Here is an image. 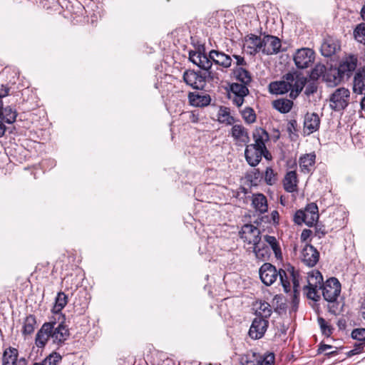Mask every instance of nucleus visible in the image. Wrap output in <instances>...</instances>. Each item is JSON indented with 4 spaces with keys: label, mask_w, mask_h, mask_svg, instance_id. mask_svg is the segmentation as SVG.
<instances>
[{
    "label": "nucleus",
    "mask_w": 365,
    "mask_h": 365,
    "mask_svg": "<svg viewBox=\"0 0 365 365\" xmlns=\"http://www.w3.org/2000/svg\"><path fill=\"white\" fill-rule=\"evenodd\" d=\"M253 310L256 318L255 319H266L272 314V308L269 303L266 302H256L253 304Z\"/></svg>",
    "instance_id": "obj_29"
},
{
    "label": "nucleus",
    "mask_w": 365,
    "mask_h": 365,
    "mask_svg": "<svg viewBox=\"0 0 365 365\" xmlns=\"http://www.w3.org/2000/svg\"><path fill=\"white\" fill-rule=\"evenodd\" d=\"M199 68L204 71L210 70L212 67V61L209 56L205 54L202 58H200V61L197 63Z\"/></svg>",
    "instance_id": "obj_50"
},
{
    "label": "nucleus",
    "mask_w": 365,
    "mask_h": 365,
    "mask_svg": "<svg viewBox=\"0 0 365 365\" xmlns=\"http://www.w3.org/2000/svg\"><path fill=\"white\" fill-rule=\"evenodd\" d=\"M320 126V118L315 113H307L304 116V132L310 135L317 131Z\"/></svg>",
    "instance_id": "obj_18"
},
{
    "label": "nucleus",
    "mask_w": 365,
    "mask_h": 365,
    "mask_svg": "<svg viewBox=\"0 0 365 365\" xmlns=\"http://www.w3.org/2000/svg\"><path fill=\"white\" fill-rule=\"evenodd\" d=\"M338 354L337 348L335 347V350L331 351L329 352H327L325 355L328 357L334 356Z\"/></svg>",
    "instance_id": "obj_61"
},
{
    "label": "nucleus",
    "mask_w": 365,
    "mask_h": 365,
    "mask_svg": "<svg viewBox=\"0 0 365 365\" xmlns=\"http://www.w3.org/2000/svg\"><path fill=\"white\" fill-rule=\"evenodd\" d=\"M65 321H62L56 327H54L56 322H51V339L53 342L58 345L62 344L68 338L70 333Z\"/></svg>",
    "instance_id": "obj_12"
},
{
    "label": "nucleus",
    "mask_w": 365,
    "mask_h": 365,
    "mask_svg": "<svg viewBox=\"0 0 365 365\" xmlns=\"http://www.w3.org/2000/svg\"><path fill=\"white\" fill-rule=\"evenodd\" d=\"M279 214L277 210H273L271 212V220L270 222H272L273 225H277L279 224Z\"/></svg>",
    "instance_id": "obj_53"
},
{
    "label": "nucleus",
    "mask_w": 365,
    "mask_h": 365,
    "mask_svg": "<svg viewBox=\"0 0 365 365\" xmlns=\"http://www.w3.org/2000/svg\"><path fill=\"white\" fill-rule=\"evenodd\" d=\"M9 88L4 85L0 86V104H2L1 98L8 96Z\"/></svg>",
    "instance_id": "obj_56"
},
{
    "label": "nucleus",
    "mask_w": 365,
    "mask_h": 365,
    "mask_svg": "<svg viewBox=\"0 0 365 365\" xmlns=\"http://www.w3.org/2000/svg\"><path fill=\"white\" fill-rule=\"evenodd\" d=\"M188 100L190 104L192 106L204 107L210 103L211 98L208 94L199 92H190L188 93Z\"/></svg>",
    "instance_id": "obj_22"
},
{
    "label": "nucleus",
    "mask_w": 365,
    "mask_h": 365,
    "mask_svg": "<svg viewBox=\"0 0 365 365\" xmlns=\"http://www.w3.org/2000/svg\"><path fill=\"white\" fill-rule=\"evenodd\" d=\"M204 55L205 53L200 51H191L189 53V59L194 64L197 65V63L200 61V58H202Z\"/></svg>",
    "instance_id": "obj_51"
},
{
    "label": "nucleus",
    "mask_w": 365,
    "mask_h": 365,
    "mask_svg": "<svg viewBox=\"0 0 365 365\" xmlns=\"http://www.w3.org/2000/svg\"><path fill=\"white\" fill-rule=\"evenodd\" d=\"M264 240L267 244L269 245L271 249L273 250L275 257L277 259L280 258L282 257V252L276 237L270 235H264Z\"/></svg>",
    "instance_id": "obj_39"
},
{
    "label": "nucleus",
    "mask_w": 365,
    "mask_h": 365,
    "mask_svg": "<svg viewBox=\"0 0 365 365\" xmlns=\"http://www.w3.org/2000/svg\"><path fill=\"white\" fill-rule=\"evenodd\" d=\"M18 351L15 348L9 347L4 351L2 358L3 365H26L24 359L17 361Z\"/></svg>",
    "instance_id": "obj_27"
},
{
    "label": "nucleus",
    "mask_w": 365,
    "mask_h": 365,
    "mask_svg": "<svg viewBox=\"0 0 365 365\" xmlns=\"http://www.w3.org/2000/svg\"><path fill=\"white\" fill-rule=\"evenodd\" d=\"M269 321H252L249 330V335L252 339H261L268 327Z\"/></svg>",
    "instance_id": "obj_25"
},
{
    "label": "nucleus",
    "mask_w": 365,
    "mask_h": 365,
    "mask_svg": "<svg viewBox=\"0 0 365 365\" xmlns=\"http://www.w3.org/2000/svg\"><path fill=\"white\" fill-rule=\"evenodd\" d=\"M298 178L296 171H289L283 179V187L287 192H294L297 190Z\"/></svg>",
    "instance_id": "obj_30"
},
{
    "label": "nucleus",
    "mask_w": 365,
    "mask_h": 365,
    "mask_svg": "<svg viewBox=\"0 0 365 365\" xmlns=\"http://www.w3.org/2000/svg\"><path fill=\"white\" fill-rule=\"evenodd\" d=\"M322 334L328 338L331 336L334 330V327L331 324L330 321H318Z\"/></svg>",
    "instance_id": "obj_45"
},
{
    "label": "nucleus",
    "mask_w": 365,
    "mask_h": 365,
    "mask_svg": "<svg viewBox=\"0 0 365 365\" xmlns=\"http://www.w3.org/2000/svg\"><path fill=\"white\" fill-rule=\"evenodd\" d=\"M353 91L359 95L365 92V66L355 73L353 81Z\"/></svg>",
    "instance_id": "obj_32"
},
{
    "label": "nucleus",
    "mask_w": 365,
    "mask_h": 365,
    "mask_svg": "<svg viewBox=\"0 0 365 365\" xmlns=\"http://www.w3.org/2000/svg\"><path fill=\"white\" fill-rule=\"evenodd\" d=\"M247 250L252 251L255 257L261 261L267 260L271 255L269 247L261 240L253 247H250Z\"/></svg>",
    "instance_id": "obj_28"
},
{
    "label": "nucleus",
    "mask_w": 365,
    "mask_h": 365,
    "mask_svg": "<svg viewBox=\"0 0 365 365\" xmlns=\"http://www.w3.org/2000/svg\"><path fill=\"white\" fill-rule=\"evenodd\" d=\"M230 134L237 145H246L250 141L247 129L241 124L233 125Z\"/></svg>",
    "instance_id": "obj_17"
},
{
    "label": "nucleus",
    "mask_w": 365,
    "mask_h": 365,
    "mask_svg": "<svg viewBox=\"0 0 365 365\" xmlns=\"http://www.w3.org/2000/svg\"><path fill=\"white\" fill-rule=\"evenodd\" d=\"M233 73L236 79L243 84L248 85L252 81L250 73L242 67H236Z\"/></svg>",
    "instance_id": "obj_37"
},
{
    "label": "nucleus",
    "mask_w": 365,
    "mask_h": 365,
    "mask_svg": "<svg viewBox=\"0 0 365 365\" xmlns=\"http://www.w3.org/2000/svg\"><path fill=\"white\" fill-rule=\"evenodd\" d=\"M306 81L304 77L289 73L283 77V80L270 83L269 89L274 94H284L290 91L289 96L294 99L302 91Z\"/></svg>",
    "instance_id": "obj_2"
},
{
    "label": "nucleus",
    "mask_w": 365,
    "mask_h": 365,
    "mask_svg": "<svg viewBox=\"0 0 365 365\" xmlns=\"http://www.w3.org/2000/svg\"><path fill=\"white\" fill-rule=\"evenodd\" d=\"M357 63V56L353 54H350L342 58L338 69L344 76V75L349 76L356 69Z\"/></svg>",
    "instance_id": "obj_19"
},
{
    "label": "nucleus",
    "mask_w": 365,
    "mask_h": 365,
    "mask_svg": "<svg viewBox=\"0 0 365 365\" xmlns=\"http://www.w3.org/2000/svg\"><path fill=\"white\" fill-rule=\"evenodd\" d=\"M217 120L220 123L226 125H233L236 120L231 115L230 108L226 106H220L217 113Z\"/></svg>",
    "instance_id": "obj_33"
},
{
    "label": "nucleus",
    "mask_w": 365,
    "mask_h": 365,
    "mask_svg": "<svg viewBox=\"0 0 365 365\" xmlns=\"http://www.w3.org/2000/svg\"><path fill=\"white\" fill-rule=\"evenodd\" d=\"M361 18L365 21V4L364 5L361 10Z\"/></svg>",
    "instance_id": "obj_64"
},
{
    "label": "nucleus",
    "mask_w": 365,
    "mask_h": 365,
    "mask_svg": "<svg viewBox=\"0 0 365 365\" xmlns=\"http://www.w3.org/2000/svg\"><path fill=\"white\" fill-rule=\"evenodd\" d=\"M240 235L243 242L253 247L261 240L260 230L253 225L246 224L240 231Z\"/></svg>",
    "instance_id": "obj_8"
},
{
    "label": "nucleus",
    "mask_w": 365,
    "mask_h": 365,
    "mask_svg": "<svg viewBox=\"0 0 365 365\" xmlns=\"http://www.w3.org/2000/svg\"><path fill=\"white\" fill-rule=\"evenodd\" d=\"M190 120L192 123H197L199 120L198 115L195 113H191L190 115Z\"/></svg>",
    "instance_id": "obj_60"
},
{
    "label": "nucleus",
    "mask_w": 365,
    "mask_h": 365,
    "mask_svg": "<svg viewBox=\"0 0 365 365\" xmlns=\"http://www.w3.org/2000/svg\"><path fill=\"white\" fill-rule=\"evenodd\" d=\"M364 93V96L363 97V98L361 101V107L365 111V92Z\"/></svg>",
    "instance_id": "obj_63"
},
{
    "label": "nucleus",
    "mask_w": 365,
    "mask_h": 365,
    "mask_svg": "<svg viewBox=\"0 0 365 365\" xmlns=\"http://www.w3.org/2000/svg\"><path fill=\"white\" fill-rule=\"evenodd\" d=\"M340 47L341 46L338 40L329 37L323 42L321 46V51L323 56L329 57L339 51Z\"/></svg>",
    "instance_id": "obj_26"
},
{
    "label": "nucleus",
    "mask_w": 365,
    "mask_h": 365,
    "mask_svg": "<svg viewBox=\"0 0 365 365\" xmlns=\"http://www.w3.org/2000/svg\"><path fill=\"white\" fill-rule=\"evenodd\" d=\"M293 106V102L287 98L276 100L273 102V107L282 113H288Z\"/></svg>",
    "instance_id": "obj_38"
},
{
    "label": "nucleus",
    "mask_w": 365,
    "mask_h": 365,
    "mask_svg": "<svg viewBox=\"0 0 365 365\" xmlns=\"http://www.w3.org/2000/svg\"><path fill=\"white\" fill-rule=\"evenodd\" d=\"M344 76L339 71L338 68L330 67L327 68L324 74L323 81H324L329 87H334L339 84L343 79Z\"/></svg>",
    "instance_id": "obj_21"
},
{
    "label": "nucleus",
    "mask_w": 365,
    "mask_h": 365,
    "mask_svg": "<svg viewBox=\"0 0 365 365\" xmlns=\"http://www.w3.org/2000/svg\"><path fill=\"white\" fill-rule=\"evenodd\" d=\"M252 206L259 215L268 211V203L266 196L262 193H255L252 196Z\"/></svg>",
    "instance_id": "obj_23"
},
{
    "label": "nucleus",
    "mask_w": 365,
    "mask_h": 365,
    "mask_svg": "<svg viewBox=\"0 0 365 365\" xmlns=\"http://www.w3.org/2000/svg\"><path fill=\"white\" fill-rule=\"evenodd\" d=\"M259 277L263 284L267 286L272 285L279 277V270L270 263H264L259 268Z\"/></svg>",
    "instance_id": "obj_10"
},
{
    "label": "nucleus",
    "mask_w": 365,
    "mask_h": 365,
    "mask_svg": "<svg viewBox=\"0 0 365 365\" xmlns=\"http://www.w3.org/2000/svg\"><path fill=\"white\" fill-rule=\"evenodd\" d=\"M230 95H238L241 96H246L249 93V90L247 85L243 83H233L230 86Z\"/></svg>",
    "instance_id": "obj_41"
},
{
    "label": "nucleus",
    "mask_w": 365,
    "mask_h": 365,
    "mask_svg": "<svg viewBox=\"0 0 365 365\" xmlns=\"http://www.w3.org/2000/svg\"><path fill=\"white\" fill-rule=\"evenodd\" d=\"M241 115L243 120L247 124L253 123L256 121L257 116L255 110L250 107H246L245 109L241 110Z\"/></svg>",
    "instance_id": "obj_43"
},
{
    "label": "nucleus",
    "mask_w": 365,
    "mask_h": 365,
    "mask_svg": "<svg viewBox=\"0 0 365 365\" xmlns=\"http://www.w3.org/2000/svg\"><path fill=\"white\" fill-rule=\"evenodd\" d=\"M351 336L358 342L354 344L353 349L347 352L349 357L359 354L364 351L365 348V328L354 329L351 333Z\"/></svg>",
    "instance_id": "obj_11"
},
{
    "label": "nucleus",
    "mask_w": 365,
    "mask_h": 365,
    "mask_svg": "<svg viewBox=\"0 0 365 365\" xmlns=\"http://www.w3.org/2000/svg\"><path fill=\"white\" fill-rule=\"evenodd\" d=\"M315 58L314 51L309 48L297 49L294 54V61L298 68L304 69L309 67Z\"/></svg>",
    "instance_id": "obj_7"
},
{
    "label": "nucleus",
    "mask_w": 365,
    "mask_h": 365,
    "mask_svg": "<svg viewBox=\"0 0 365 365\" xmlns=\"http://www.w3.org/2000/svg\"><path fill=\"white\" fill-rule=\"evenodd\" d=\"M317 86L314 83H311L306 87L305 93H306V95L309 96V95L315 93L317 91Z\"/></svg>",
    "instance_id": "obj_57"
},
{
    "label": "nucleus",
    "mask_w": 365,
    "mask_h": 365,
    "mask_svg": "<svg viewBox=\"0 0 365 365\" xmlns=\"http://www.w3.org/2000/svg\"><path fill=\"white\" fill-rule=\"evenodd\" d=\"M360 313H361L362 317L364 318V319H365V302L362 304V305L360 308Z\"/></svg>",
    "instance_id": "obj_62"
},
{
    "label": "nucleus",
    "mask_w": 365,
    "mask_h": 365,
    "mask_svg": "<svg viewBox=\"0 0 365 365\" xmlns=\"http://www.w3.org/2000/svg\"><path fill=\"white\" fill-rule=\"evenodd\" d=\"M307 283V287H319V289H321L323 284V277L321 272L318 270H312L309 272Z\"/></svg>",
    "instance_id": "obj_36"
},
{
    "label": "nucleus",
    "mask_w": 365,
    "mask_h": 365,
    "mask_svg": "<svg viewBox=\"0 0 365 365\" xmlns=\"http://www.w3.org/2000/svg\"><path fill=\"white\" fill-rule=\"evenodd\" d=\"M355 39L365 45V24H359L354 31Z\"/></svg>",
    "instance_id": "obj_46"
},
{
    "label": "nucleus",
    "mask_w": 365,
    "mask_h": 365,
    "mask_svg": "<svg viewBox=\"0 0 365 365\" xmlns=\"http://www.w3.org/2000/svg\"><path fill=\"white\" fill-rule=\"evenodd\" d=\"M182 77L184 82L194 89H203L206 85V73H202V71L187 70Z\"/></svg>",
    "instance_id": "obj_9"
},
{
    "label": "nucleus",
    "mask_w": 365,
    "mask_h": 365,
    "mask_svg": "<svg viewBox=\"0 0 365 365\" xmlns=\"http://www.w3.org/2000/svg\"><path fill=\"white\" fill-rule=\"evenodd\" d=\"M244 47L250 55L262 52V38L252 34L247 35L244 40Z\"/></svg>",
    "instance_id": "obj_15"
},
{
    "label": "nucleus",
    "mask_w": 365,
    "mask_h": 365,
    "mask_svg": "<svg viewBox=\"0 0 365 365\" xmlns=\"http://www.w3.org/2000/svg\"><path fill=\"white\" fill-rule=\"evenodd\" d=\"M319 290V287L305 286L304 288V292L307 297L314 302H318L320 299L321 295Z\"/></svg>",
    "instance_id": "obj_42"
},
{
    "label": "nucleus",
    "mask_w": 365,
    "mask_h": 365,
    "mask_svg": "<svg viewBox=\"0 0 365 365\" xmlns=\"http://www.w3.org/2000/svg\"><path fill=\"white\" fill-rule=\"evenodd\" d=\"M350 101V91L348 88L341 87L336 88L330 96V107L335 111L345 109Z\"/></svg>",
    "instance_id": "obj_4"
},
{
    "label": "nucleus",
    "mask_w": 365,
    "mask_h": 365,
    "mask_svg": "<svg viewBox=\"0 0 365 365\" xmlns=\"http://www.w3.org/2000/svg\"><path fill=\"white\" fill-rule=\"evenodd\" d=\"M51 323L46 322L37 332L35 339L38 347H43L48 339L51 338Z\"/></svg>",
    "instance_id": "obj_24"
},
{
    "label": "nucleus",
    "mask_w": 365,
    "mask_h": 365,
    "mask_svg": "<svg viewBox=\"0 0 365 365\" xmlns=\"http://www.w3.org/2000/svg\"><path fill=\"white\" fill-rule=\"evenodd\" d=\"M67 296L63 292H59L56 298V302L53 307V312L58 314L67 304Z\"/></svg>",
    "instance_id": "obj_40"
},
{
    "label": "nucleus",
    "mask_w": 365,
    "mask_h": 365,
    "mask_svg": "<svg viewBox=\"0 0 365 365\" xmlns=\"http://www.w3.org/2000/svg\"><path fill=\"white\" fill-rule=\"evenodd\" d=\"M274 336L276 341L285 342L288 338V334L291 335L293 329L290 328L289 321H274Z\"/></svg>",
    "instance_id": "obj_13"
},
{
    "label": "nucleus",
    "mask_w": 365,
    "mask_h": 365,
    "mask_svg": "<svg viewBox=\"0 0 365 365\" xmlns=\"http://www.w3.org/2000/svg\"><path fill=\"white\" fill-rule=\"evenodd\" d=\"M274 354L272 352H267L264 355L259 354V365H274Z\"/></svg>",
    "instance_id": "obj_49"
},
{
    "label": "nucleus",
    "mask_w": 365,
    "mask_h": 365,
    "mask_svg": "<svg viewBox=\"0 0 365 365\" xmlns=\"http://www.w3.org/2000/svg\"><path fill=\"white\" fill-rule=\"evenodd\" d=\"M316 160L314 153L305 154L299 158V165L303 173H309L314 168Z\"/></svg>",
    "instance_id": "obj_31"
},
{
    "label": "nucleus",
    "mask_w": 365,
    "mask_h": 365,
    "mask_svg": "<svg viewBox=\"0 0 365 365\" xmlns=\"http://www.w3.org/2000/svg\"><path fill=\"white\" fill-rule=\"evenodd\" d=\"M280 39L274 36H265L262 38V53L267 55L277 53L281 48Z\"/></svg>",
    "instance_id": "obj_14"
},
{
    "label": "nucleus",
    "mask_w": 365,
    "mask_h": 365,
    "mask_svg": "<svg viewBox=\"0 0 365 365\" xmlns=\"http://www.w3.org/2000/svg\"><path fill=\"white\" fill-rule=\"evenodd\" d=\"M202 73H206V81L207 80L213 81L215 79V74L212 73L210 71L207 70L204 71Z\"/></svg>",
    "instance_id": "obj_59"
},
{
    "label": "nucleus",
    "mask_w": 365,
    "mask_h": 365,
    "mask_svg": "<svg viewBox=\"0 0 365 365\" xmlns=\"http://www.w3.org/2000/svg\"><path fill=\"white\" fill-rule=\"evenodd\" d=\"M255 143L247 145L245 151V158L252 167L257 165L264 156L267 160L271 159L265 143L269 140L268 133L262 128H257L252 133Z\"/></svg>",
    "instance_id": "obj_1"
},
{
    "label": "nucleus",
    "mask_w": 365,
    "mask_h": 365,
    "mask_svg": "<svg viewBox=\"0 0 365 365\" xmlns=\"http://www.w3.org/2000/svg\"><path fill=\"white\" fill-rule=\"evenodd\" d=\"M279 279L283 287L284 291L287 293L291 292L292 289L294 292V297L296 298L299 294V283L297 278V274L294 272V269L284 271L282 269H279Z\"/></svg>",
    "instance_id": "obj_5"
},
{
    "label": "nucleus",
    "mask_w": 365,
    "mask_h": 365,
    "mask_svg": "<svg viewBox=\"0 0 365 365\" xmlns=\"http://www.w3.org/2000/svg\"><path fill=\"white\" fill-rule=\"evenodd\" d=\"M2 106L0 104V118L7 123H14L17 116L16 111L9 106L3 108Z\"/></svg>",
    "instance_id": "obj_35"
},
{
    "label": "nucleus",
    "mask_w": 365,
    "mask_h": 365,
    "mask_svg": "<svg viewBox=\"0 0 365 365\" xmlns=\"http://www.w3.org/2000/svg\"><path fill=\"white\" fill-rule=\"evenodd\" d=\"M264 181L269 185H272L276 183L277 181V173L274 171V170L269 167L267 168L264 173Z\"/></svg>",
    "instance_id": "obj_48"
},
{
    "label": "nucleus",
    "mask_w": 365,
    "mask_h": 365,
    "mask_svg": "<svg viewBox=\"0 0 365 365\" xmlns=\"http://www.w3.org/2000/svg\"><path fill=\"white\" fill-rule=\"evenodd\" d=\"M319 219V211L317 205L314 203L308 204L304 210H297L294 216V221L297 225L306 224L312 227Z\"/></svg>",
    "instance_id": "obj_3"
},
{
    "label": "nucleus",
    "mask_w": 365,
    "mask_h": 365,
    "mask_svg": "<svg viewBox=\"0 0 365 365\" xmlns=\"http://www.w3.org/2000/svg\"><path fill=\"white\" fill-rule=\"evenodd\" d=\"M61 360V356L56 353L53 352L51 354L48 356L44 359L40 363H34L35 365H57V364Z\"/></svg>",
    "instance_id": "obj_44"
},
{
    "label": "nucleus",
    "mask_w": 365,
    "mask_h": 365,
    "mask_svg": "<svg viewBox=\"0 0 365 365\" xmlns=\"http://www.w3.org/2000/svg\"><path fill=\"white\" fill-rule=\"evenodd\" d=\"M209 57L212 62L224 68H228L232 65V58L222 51L212 50L209 53Z\"/></svg>",
    "instance_id": "obj_20"
},
{
    "label": "nucleus",
    "mask_w": 365,
    "mask_h": 365,
    "mask_svg": "<svg viewBox=\"0 0 365 365\" xmlns=\"http://www.w3.org/2000/svg\"><path fill=\"white\" fill-rule=\"evenodd\" d=\"M233 57L236 60V63L237 67H241L242 66H246L247 63L245 60V58L239 56V55H233Z\"/></svg>",
    "instance_id": "obj_58"
},
{
    "label": "nucleus",
    "mask_w": 365,
    "mask_h": 365,
    "mask_svg": "<svg viewBox=\"0 0 365 365\" xmlns=\"http://www.w3.org/2000/svg\"><path fill=\"white\" fill-rule=\"evenodd\" d=\"M327 68L323 64H317L311 72V78L313 79H318L320 77L324 78V74H325Z\"/></svg>",
    "instance_id": "obj_47"
},
{
    "label": "nucleus",
    "mask_w": 365,
    "mask_h": 365,
    "mask_svg": "<svg viewBox=\"0 0 365 365\" xmlns=\"http://www.w3.org/2000/svg\"><path fill=\"white\" fill-rule=\"evenodd\" d=\"M322 293L324 299L333 302L341 292V284L335 277H331L322 286Z\"/></svg>",
    "instance_id": "obj_6"
},
{
    "label": "nucleus",
    "mask_w": 365,
    "mask_h": 365,
    "mask_svg": "<svg viewBox=\"0 0 365 365\" xmlns=\"http://www.w3.org/2000/svg\"><path fill=\"white\" fill-rule=\"evenodd\" d=\"M34 331V327L31 324H25L23 327V334L25 335L31 334Z\"/></svg>",
    "instance_id": "obj_55"
},
{
    "label": "nucleus",
    "mask_w": 365,
    "mask_h": 365,
    "mask_svg": "<svg viewBox=\"0 0 365 365\" xmlns=\"http://www.w3.org/2000/svg\"><path fill=\"white\" fill-rule=\"evenodd\" d=\"M302 262L308 267H314L319 259V253L311 245H306L301 252Z\"/></svg>",
    "instance_id": "obj_16"
},
{
    "label": "nucleus",
    "mask_w": 365,
    "mask_h": 365,
    "mask_svg": "<svg viewBox=\"0 0 365 365\" xmlns=\"http://www.w3.org/2000/svg\"><path fill=\"white\" fill-rule=\"evenodd\" d=\"M259 354L252 350L247 351L240 358L241 365H259Z\"/></svg>",
    "instance_id": "obj_34"
},
{
    "label": "nucleus",
    "mask_w": 365,
    "mask_h": 365,
    "mask_svg": "<svg viewBox=\"0 0 365 365\" xmlns=\"http://www.w3.org/2000/svg\"><path fill=\"white\" fill-rule=\"evenodd\" d=\"M334 347L331 345L325 344L323 343H320L319 347L317 349V354H320L326 351H329V349H331Z\"/></svg>",
    "instance_id": "obj_54"
},
{
    "label": "nucleus",
    "mask_w": 365,
    "mask_h": 365,
    "mask_svg": "<svg viewBox=\"0 0 365 365\" xmlns=\"http://www.w3.org/2000/svg\"><path fill=\"white\" fill-rule=\"evenodd\" d=\"M245 97L238 95H230V98L237 107H240L243 104Z\"/></svg>",
    "instance_id": "obj_52"
}]
</instances>
